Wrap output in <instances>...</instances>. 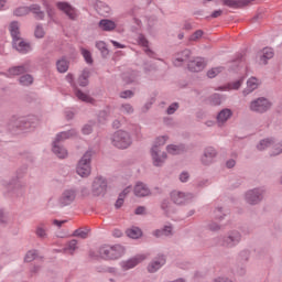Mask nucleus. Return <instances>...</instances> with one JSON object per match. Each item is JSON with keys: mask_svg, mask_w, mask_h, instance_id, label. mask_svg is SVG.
<instances>
[{"mask_svg": "<svg viewBox=\"0 0 282 282\" xmlns=\"http://www.w3.org/2000/svg\"><path fill=\"white\" fill-rule=\"evenodd\" d=\"M124 254L122 245L101 246L98 250V257L105 261H116Z\"/></svg>", "mask_w": 282, "mask_h": 282, "instance_id": "obj_1", "label": "nucleus"}, {"mask_svg": "<svg viewBox=\"0 0 282 282\" xmlns=\"http://www.w3.org/2000/svg\"><path fill=\"white\" fill-rule=\"evenodd\" d=\"M111 144L112 147H116V149H129L131 144H133V139L131 138V133L124 131V130H117L111 135Z\"/></svg>", "mask_w": 282, "mask_h": 282, "instance_id": "obj_2", "label": "nucleus"}, {"mask_svg": "<svg viewBox=\"0 0 282 282\" xmlns=\"http://www.w3.org/2000/svg\"><path fill=\"white\" fill-rule=\"evenodd\" d=\"M94 156V150H88L79 160L76 173L79 177H89L91 175V158Z\"/></svg>", "mask_w": 282, "mask_h": 282, "instance_id": "obj_3", "label": "nucleus"}, {"mask_svg": "<svg viewBox=\"0 0 282 282\" xmlns=\"http://www.w3.org/2000/svg\"><path fill=\"white\" fill-rule=\"evenodd\" d=\"M241 231L232 229L220 237L218 245L223 248H237V246L241 243Z\"/></svg>", "mask_w": 282, "mask_h": 282, "instance_id": "obj_4", "label": "nucleus"}, {"mask_svg": "<svg viewBox=\"0 0 282 282\" xmlns=\"http://www.w3.org/2000/svg\"><path fill=\"white\" fill-rule=\"evenodd\" d=\"M76 197H78V191L76 188H66L57 198V206L59 208H66V206H72V204L76 202Z\"/></svg>", "mask_w": 282, "mask_h": 282, "instance_id": "obj_5", "label": "nucleus"}, {"mask_svg": "<svg viewBox=\"0 0 282 282\" xmlns=\"http://www.w3.org/2000/svg\"><path fill=\"white\" fill-rule=\"evenodd\" d=\"M265 195V187H254L245 193V202L250 206H257L263 202Z\"/></svg>", "mask_w": 282, "mask_h": 282, "instance_id": "obj_6", "label": "nucleus"}, {"mask_svg": "<svg viewBox=\"0 0 282 282\" xmlns=\"http://www.w3.org/2000/svg\"><path fill=\"white\" fill-rule=\"evenodd\" d=\"M271 108L272 102L265 97H259L249 104L250 111L254 113H265V111H270Z\"/></svg>", "mask_w": 282, "mask_h": 282, "instance_id": "obj_7", "label": "nucleus"}, {"mask_svg": "<svg viewBox=\"0 0 282 282\" xmlns=\"http://www.w3.org/2000/svg\"><path fill=\"white\" fill-rule=\"evenodd\" d=\"M90 193L93 197H105L107 194V178L97 176L91 183Z\"/></svg>", "mask_w": 282, "mask_h": 282, "instance_id": "obj_8", "label": "nucleus"}, {"mask_svg": "<svg viewBox=\"0 0 282 282\" xmlns=\"http://www.w3.org/2000/svg\"><path fill=\"white\" fill-rule=\"evenodd\" d=\"M170 197L176 206H184L186 204H191V202L195 199V194L191 192L173 191L171 192Z\"/></svg>", "mask_w": 282, "mask_h": 282, "instance_id": "obj_9", "label": "nucleus"}, {"mask_svg": "<svg viewBox=\"0 0 282 282\" xmlns=\"http://www.w3.org/2000/svg\"><path fill=\"white\" fill-rule=\"evenodd\" d=\"M55 6L57 10H59L61 12H64V14H66V17L70 19V21H76L78 19L77 9L74 8L69 2L58 1L56 2Z\"/></svg>", "mask_w": 282, "mask_h": 282, "instance_id": "obj_10", "label": "nucleus"}, {"mask_svg": "<svg viewBox=\"0 0 282 282\" xmlns=\"http://www.w3.org/2000/svg\"><path fill=\"white\" fill-rule=\"evenodd\" d=\"M151 158L154 166H164V163L166 162L169 155L166 154V152L162 151V149L158 147H152Z\"/></svg>", "mask_w": 282, "mask_h": 282, "instance_id": "obj_11", "label": "nucleus"}, {"mask_svg": "<svg viewBox=\"0 0 282 282\" xmlns=\"http://www.w3.org/2000/svg\"><path fill=\"white\" fill-rule=\"evenodd\" d=\"M217 160V150L213 147H208L204 150L203 155L200 156V162L204 166H210V164H215Z\"/></svg>", "mask_w": 282, "mask_h": 282, "instance_id": "obj_12", "label": "nucleus"}, {"mask_svg": "<svg viewBox=\"0 0 282 282\" xmlns=\"http://www.w3.org/2000/svg\"><path fill=\"white\" fill-rule=\"evenodd\" d=\"M144 259H147V256L138 254L133 258L121 261L120 265H121L122 270H133V268H135V265H138V263H142V261H144Z\"/></svg>", "mask_w": 282, "mask_h": 282, "instance_id": "obj_13", "label": "nucleus"}, {"mask_svg": "<svg viewBox=\"0 0 282 282\" xmlns=\"http://www.w3.org/2000/svg\"><path fill=\"white\" fill-rule=\"evenodd\" d=\"M12 45L17 52L20 54H28V52L32 51V46H30V43L25 42L22 37H17L15 40H12Z\"/></svg>", "mask_w": 282, "mask_h": 282, "instance_id": "obj_14", "label": "nucleus"}, {"mask_svg": "<svg viewBox=\"0 0 282 282\" xmlns=\"http://www.w3.org/2000/svg\"><path fill=\"white\" fill-rule=\"evenodd\" d=\"M29 69L30 66L28 64L13 66L9 68L7 73H4V76H7V78H14V76H21V74H25V72H29Z\"/></svg>", "mask_w": 282, "mask_h": 282, "instance_id": "obj_15", "label": "nucleus"}, {"mask_svg": "<svg viewBox=\"0 0 282 282\" xmlns=\"http://www.w3.org/2000/svg\"><path fill=\"white\" fill-rule=\"evenodd\" d=\"M166 263V258L164 254H160L156 259L152 260L151 263L148 265V271L150 273H155L162 265Z\"/></svg>", "mask_w": 282, "mask_h": 282, "instance_id": "obj_16", "label": "nucleus"}, {"mask_svg": "<svg viewBox=\"0 0 282 282\" xmlns=\"http://www.w3.org/2000/svg\"><path fill=\"white\" fill-rule=\"evenodd\" d=\"M258 58L260 65H268V61H270V58H274V50L264 47L258 53Z\"/></svg>", "mask_w": 282, "mask_h": 282, "instance_id": "obj_17", "label": "nucleus"}, {"mask_svg": "<svg viewBox=\"0 0 282 282\" xmlns=\"http://www.w3.org/2000/svg\"><path fill=\"white\" fill-rule=\"evenodd\" d=\"M232 118V110L229 108H225L220 110L217 115V124L218 127H224V124L227 123L228 120Z\"/></svg>", "mask_w": 282, "mask_h": 282, "instance_id": "obj_18", "label": "nucleus"}, {"mask_svg": "<svg viewBox=\"0 0 282 282\" xmlns=\"http://www.w3.org/2000/svg\"><path fill=\"white\" fill-rule=\"evenodd\" d=\"M191 50L185 48L181 53H177L176 57L174 58L173 63L175 67H182V64L187 63L191 58Z\"/></svg>", "mask_w": 282, "mask_h": 282, "instance_id": "obj_19", "label": "nucleus"}, {"mask_svg": "<svg viewBox=\"0 0 282 282\" xmlns=\"http://www.w3.org/2000/svg\"><path fill=\"white\" fill-rule=\"evenodd\" d=\"M187 67L189 72H203L204 67H206V61L202 57H196L188 62Z\"/></svg>", "mask_w": 282, "mask_h": 282, "instance_id": "obj_20", "label": "nucleus"}, {"mask_svg": "<svg viewBox=\"0 0 282 282\" xmlns=\"http://www.w3.org/2000/svg\"><path fill=\"white\" fill-rule=\"evenodd\" d=\"M224 6L227 8H234L235 10H239V8H246V6H250L251 1L254 0H221Z\"/></svg>", "mask_w": 282, "mask_h": 282, "instance_id": "obj_21", "label": "nucleus"}, {"mask_svg": "<svg viewBox=\"0 0 282 282\" xmlns=\"http://www.w3.org/2000/svg\"><path fill=\"white\" fill-rule=\"evenodd\" d=\"M153 237H156V239H160L162 237H173V225L169 224L165 225L161 229H155L152 231Z\"/></svg>", "mask_w": 282, "mask_h": 282, "instance_id": "obj_22", "label": "nucleus"}, {"mask_svg": "<svg viewBox=\"0 0 282 282\" xmlns=\"http://www.w3.org/2000/svg\"><path fill=\"white\" fill-rule=\"evenodd\" d=\"M11 127H15L20 131H28L30 129V121H28L26 117H19L11 121Z\"/></svg>", "mask_w": 282, "mask_h": 282, "instance_id": "obj_23", "label": "nucleus"}, {"mask_svg": "<svg viewBox=\"0 0 282 282\" xmlns=\"http://www.w3.org/2000/svg\"><path fill=\"white\" fill-rule=\"evenodd\" d=\"M134 195L137 197H147V196L151 195V189L149 188L148 184L138 182L134 186Z\"/></svg>", "mask_w": 282, "mask_h": 282, "instance_id": "obj_24", "label": "nucleus"}, {"mask_svg": "<svg viewBox=\"0 0 282 282\" xmlns=\"http://www.w3.org/2000/svg\"><path fill=\"white\" fill-rule=\"evenodd\" d=\"M76 135H78V131H76V129L63 131L56 134L55 142H65V140H72V138H76Z\"/></svg>", "mask_w": 282, "mask_h": 282, "instance_id": "obj_25", "label": "nucleus"}, {"mask_svg": "<svg viewBox=\"0 0 282 282\" xmlns=\"http://www.w3.org/2000/svg\"><path fill=\"white\" fill-rule=\"evenodd\" d=\"M52 151H53L54 155L59 158V160H65V158H67V155H68L67 149H65L63 145H61V143L58 141H53Z\"/></svg>", "mask_w": 282, "mask_h": 282, "instance_id": "obj_26", "label": "nucleus"}, {"mask_svg": "<svg viewBox=\"0 0 282 282\" xmlns=\"http://www.w3.org/2000/svg\"><path fill=\"white\" fill-rule=\"evenodd\" d=\"M259 85H261V82H259L257 77H250L247 80V88L242 91L243 96H248V94H252L254 89L259 88Z\"/></svg>", "mask_w": 282, "mask_h": 282, "instance_id": "obj_27", "label": "nucleus"}, {"mask_svg": "<svg viewBox=\"0 0 282 282\" xmlns=\"http://www.w3.org/2000/svg\"><path fill=\"white\" fill-rule=\"evenodd\" d=\"M35 236L37 239H41L42 241H45V239H50V234L47 232V226L45 224L41 223L35 227Z\"/></svg>", "mask_w": 282, "mask_h": 282, "instance_id": "obj_28", "label": "nucleus"}, {"mask_svg": "<svg viewBox=\"0 0 282 282\" xmlns=\"http://www.w3.org/2000/svg\"><path fill=\"white\" fill-rule=\"evenodd\" d=\"M9 32L11 34L12 41L15 39H21V24L19 21H12L9 25Z\"/></svg>", "mask_w": 282, "mask_h": 282, "instance_id": "obj_29", "label": "nucleus"}, {"mask_svg": "<svg viewBox=\"0 0 282 282\" xmlns=\"http://www.w3.org/2000/svg\"><path fill=\"white\" fill-rule=\"evenodd\" d=\"M76 250H78V240L72 239L66 242L65 247L63 248L64 254L74 256Z\"/></svg>", "mask_w": 282, "mask_h": 282, "instance_id": "obj_30", "label": "nucleus"}, {"mask_svg": "<svg viewBox=\"0 0 282 282\" xmlns=\"http://www.w3.org/2000/svg\"><path fill=\"white\" fill-rule=\"evenodd\" d=\"M1 186L4 191H7V193H12V191H14L15 188H19L20 184H19V178H13L11 181H2L1 182Z\"/></svg>", "mask_w": 282, "mask_h": 282, "instance_id": "obj_31", "label": "nucleus"}, {"mask_svg": "<svg viewBox=\"0 0 282 282\" xmlns=\"http://www.w3.org/2000/svg\"><path fill=\"white\" fill-rule=\"evenodd\" d=\"M99 28L104 32H112V30H116V21L109 19L100 20Z\"/></svg>", "mask_w": 282, "mask_h": 282, "instance_id": "obj_32", "label": "nucleus"}, {"mask_svg": "<svg viewBox=\"0 0 282 282\" xmlns=\"http://www.w3.org/2000/svg\"><path fill=\"white\" fill-rule=\"evenodd\" d=\"M30 12H32V14H34V18L39 21H43V19H45V12L41 10V6L39 4H31L29 7V13Z\"/></svg>", "mask_w": 282, "mask_h": 282, "instance_id": "obj_33", "label": "nucleus"}, {"mask_svg": "<svg viewBox=\"0 0 282 282\" xmlns=\"http://www.w3.org/2000/svg\"><path fill=\"white\" fill-rule=\"evenodd\" d=\"M89 76H91V72H89V68H85L78 77L79 87H87L89 85Z\"/></svg>", "mask_w": 282, "mask_h": 282, "instance_id": "obj_34", "label": "nucleus"}, {"mask_svg": "<svg viewBox=\"0 0 282 282\" xmlns=\"http://www.w3.org/2000/svg\"><path fill=\"white\" fill-rule=\"evenodd\" d=\"M138 44L141 45V47H145L144 52L148 56H153V51L149 48V40L143 34L138 35Z\"/></svg>", "mask_w": 282, "mask_h": 282, "instance_id": "obj_35", "label": "nucleus"}, {"mask_svg": "<svg viewBox=\"0 0 282 282\" xmlns=\"http://www.w3.org/2000/svg\"><path fill=\"white\" fill-rule=\"evenodd\" d=\"M126 235L130 239H140V237H142V229L139 227H131L126 230Z\"/></svg>", "mask_w": 282, "mask_h": 282, "instance_id": "obj_36", "label": "nucleus"}, {"mask_svg": "<svg viewBox=\"0 0 282 282\" xmlns=\"http://www.w3.org/2000/svg\"><path fill=\"white\" fill-rule=\"evenodd\" d=\"M137 78H138V72L135 70L122 74V80L123 83H126V85H131V83H135Z\"/></svg>", "mask_w": 282, "mask_h": 282, "instance_id": "obj_37", "label": "nucleus"}, {"mask_svg": "<svg viewBox=\"0 0 282 282\" xmlns=\"http://www.w3.org/2000/svg\"><path fill=\"white\" fill-rule=\"evenodd\" d=\"M56 67L59 74H65L69 69V62L65 57H62L56 62Z\"/></svg>", "mask_w": 282, "mask_h": 282, "instance_id": "obj_38", "label": "nucleus"}, {"mask_svg": "<svg viewBox=\"0 0 282 282\" xmlns=\"http://www.w3.org/2000/svg\"><path fill=\"white\" fill-rule=\"evenodd\" d=\"M273 144H274V139L267 138V139L261 140L257 144V149H258V151H265V149H270V147H272Z\"/></svg>", "mask_w": 282, "mask_h": 282, "instance_id": "obj_39", "label": "nucleus"}, {"mask_svg": "<svg viewBox=\"0 0 282 282\" xmlns=\"http://www.w3.org/2000/svg\"><path fill=\"white\" fill-rule=\"evenodd\" d=\"M75 96L78 98V100H82V102H94V98H91L89 95L83 93L80 89L75 88Z\"/></svg>", "mask_w": 282, "mask_h": 282, "instance_id": "obj_40", "label": "nucleus"}, {"mask_svg": "<svg viewBox=\"0 0 282 282\" xmlns=\"http://www.w3.org/2000/svg\"><path fill=\"white\" fill-rule=\"evenodd\" d=\"M30 14V7L21 6L13 10V17H28Z\"/></svg>", "mask_w": 282, "mask_h": 282, "instance_id": "obj_41", "label": "nucleus"}, {"mask_svg": "<svg viewBox=\"0 0 282 282\" xmlns=\"http://www.w3.org/2000/svg\"><path fill=\"white\" fill-rule=\"evenodd\" d=\"M166 151L170 155H180L184 151V145L170 144L166 147Z\"/></svg>", "mask_w": 282, "mask_h": 282, "instance_id": "obj_42", "label": "nucleus"}, {"mask_svg": "<svg viewBox=\"0 0 282 282\" xmlns=\"http://www.w3.org/2000/svg\"><path fill=\"white\" fill-rule=\"evenodd\" d=\"M89 228H78L73 232V237H79V239H87L89 237Z\"/></svg>", "mask_w": 282, "mask_h": 282, "instance_id": "obj_43", "label": "nucleus"}, {"mask_svg": "<svg viewBox=\"0 0 282 282\" xmlns=\"http://www.w3.org/2000/svg\"><path fill=\"white\" fill-rule=\"evenodd\" d=\"M238 261H240V263H248V261H250V250H241L238 254Z\"/></svg>", "mask_w": 282, "mask_h": 282, "instance_id": "obj_44", "label": "nucleus"}, {"mask_svg": "<svg viewBox=\"0 0 282 282\" xmlns=\"http://www.w3.org/2000/svg\"><path fill=\"white\" fill-rule=\"evenodd\" d=\"M43 6L46 10L48 19H51V21H54V17L56 14V11L54 10V8L51 7V4H50V2H47V0H43Z\"/></svg>", "mask_w": 282, "mask_h": 282, "instance_id": "obj_45", "label": "nucleus"}, {"mask_svg": "<svg viewBox=\"0 0 282 282\" xmlns=\"http://www.w3.org/2000/svg\"><path fill=\"white\" fill-rule=\"evenodd\" d=\"M161 208L164 210L165 215H171L173 213V205L171 204V200L163 199L161 203Z\"/></svg>", "mask_w": 282, "mask_h": 282, "instance_id": "obj_46", "label": "nucleus"}, {"mask_svg": "<svg viewBox=\"0 0 282 282\" xmlns=\"http://www.w3.org/2000/svg\"><path fill=\"white\" fill-rule=\"evenodd\" d=\"M36 257H39V251L35 249L29 250L24 257V261L25 263H32V261H34V259H36Z\"/></svg>", "mask_w": 282, "mask_h": 282, "instance_id": "obj_47", "label": "nucleus"}, {"mask_svg": "<svg viewBox=\"0 0 282 282\" xmlns=\"http://www.w3.org/2000/svg\"><path fill=\"white\" fill-rule=\"evenodd\" d=\"M19 83L23 87H28L32 85V83H34V77H32L31 75H23L20 77Z\"/></svg>", "mask_w": 282, "mask_h": 282, "instance_id": "obj_48", "label": "nucleus"}, {"mask_svg": "<svg viewBox=\"0 0 282 282\" xmlns=\"http://www.w3.org/2000/svg\"><path fill=\"white\" fill-rule=\"evenodd\" d=\"M82 52V56L84 57V61H86V63L88 65H93L94 64V57H91V52H89V50L87 48H80Z\"/></svg>", "mask_w": 282, "mask_h": 282, "instance_id": "obj_49", "label": "nucleus"}, {"mask_svg": "<svg viewBox=\"0 0 282 282\" xmlns=\"http://www.w3.org/2000/svg\"><path fill=\"white\" fill-rule=\"evenodd\" d=\"M169 141V135H161L155 139L154 144L152 147H156V149H162Z\"/></svg>", "mask_w": 282, "mask_h": 282, "instance_id": "obj_50", "label": "nucleus"}, {"mask_svg": "<svg viewBox=\"0 0 282 282\" xmlns=\"http://www.w3.org/2000/svg\"><path fill=\"white\" fill-rule=\"evenodd\" d=\"M221 72H224V67L223 66L210 68L207 72V77L208 78H215L216 76H219V74H221Z\"/></svg>", "mask_w": 282, "mask_h": 282, "instance_id": "obj_51", "label": "nucleus"}, {"mask_svg": "<svg viewBox=\"0 0 282 282\" xmlns=\"http://www.w3.org/2000/svg\"><path fill=\"white\" fill-rule=\"evenodd\" d=\"M98 7H99L98 12H99V14H102V17L111 13V7L110 6H108L104 2H99Z\"/></svg>", "mask_w": 282, "mask_h": 282, "instance_id": "obj_52", "label": "nucleus"}, {"mask_svg": "<svg viewBox=\"0 0 282 282\" xmlns=\"http://www.w3.org/2000/svg\"><path fill=\"white\" fill-rule=\"evenodd\" d=\"M272 147V152L271 155H281L282 153V140L276 143V141H273Z\"/></svg>", "mask_w": 282, "mask_h": 282, "instance_id": "obj_53", "label": "nucleus"}, {"mask_svg": "<svg viewBox=\"0 0 282 282\" xmlns=\"http://www.w3.org/2000/svg\"><path fill=\"white\" fill-rule=\"evenodd\" d=\"M34 36L35 39H43L45 36V29L43 28V24H36Z\"/></svg>", "mask_w": 282, "mask_h": 282, "instance_id": "obj_54", "label": "nucleus"}, {"mask_svg": "<svg viewBox=\"0 0 282 282\" xmlns=\"http://www.w3.org/2000/svg\"><path fill=\"white\" fill-rule=\"evenodd\" d=\"M120 111L126 116H131V113H133V106H131V104H122L120 106Z\"/></svg>", "mask_w": 282, "mask_h": 282, "instance_id": "obj_55", "label": "nucleus"}, {"mask_svg": "<svg viewBox=\"0 0 282 282\" xmlns=\"http://www.w3.org/2000/svg\"><path fill=\"white\" fill-rule=\"evenodd\" d=\"M97 50L102 54V56H107L109 54V50H107V44L102 41L96 43Z\"/></svg>", "mask_w": 282, "mask_h": 282, "instance_id": "obj_56", "label": "nucleus"}, {"mask_svg": "<svg viewBox=\"0 0 282 282\" xmlns=\"http://www.w3.org/2000/svg\"><path fill=\"white\" fill-rule=\"evenodd\" d=\"M226 217V214H224V209L221 207H217L215 210H214V218L217 220V221H223V219Z\"/></svg>", "mask_w": 282, "mask_h": 282, "instance_id": "obj_57", "label": "nucleus"}, {"mask_svg": "<svg viewBox=\"0 0 282 282\" xmlns=\"http://www.w3.org/2000/svg\"><path fill=\"white\" fill-rule=\"evenodd\" d=\"M111 113V110L107 108L106 110H102L99 112V122H107L109 120V115Z\"/></svg>", "mask_w": 282, "mask_h": 282, "instance_id": "obj_58", "label": "nucleus"}, {"mask_svg": "<svg viewBox=\"0 0 282 282\" xmlns=\"http://www.w3.org/2000/svg\"><path fill=\"white\" fill-rule=\"evenodd\" d=\"M96 123L90 121L88 123H86L83 129H82V132L84 133V135H89L93 131H94V126Z\"/></svg>", "mask_w": 282, "mask_h": 282, "instance_id": "obj_59", "label": "nucleus"}, {"mask_svg": "<svg viewBox=\"0 0 282 282\" xmlns=\"http://www.w3.org/2000/svg\"><path fill=\"white\" fill-rule=\"evenodd\" d=\"M202 36H204V31L197 30L192 35H189L188 41L196 42V41H199V39H202Z\"/></svg>", "mask_w": 282, "mask_h": 282, "instance_id": "obj_60", "label": "nucleus"}, {"mask_svg": "<svg viewBox=\"0 0 282 282\" xmlns=\"http://www.w3.org/2000/svg\"><path fill=\"white\" fill-rule=\"evenodd\" d=\"M210 105H214V107H218V105H221V95L214 94L210 97Z\"/></svg>", "mask_w": 282, "mask_h": 282, "instance_id": "obj_61", "label": "nucleus"}, {"mask_svg": "<svg viewBox=\"0 0 282 282\" xmlns=\"http://www.w3.org/2000/svg\"><path fill=\"white\" fill-rule=\"evenodd\" d=\"M241 85H243V78L238 79L236 82H232L231 84L228 85V89H239L241 87Z\"/></svg>", "mask_w": 282, "mask_h": 282, "instance_id": "obj_62", "label": "nucleus"}, {"mask_svg": "<svg viewBox=\"0 0 282 282\" xmlns=\"http://www.w3.org/2000/svg\"><path fill=\"white\" fill-rule=\"evenodd\" d=\"M66 82L70 85V87H73V89H77L76 80L74 79V74L68 73L66 75Z\"/></svg>", "mask_w": 282, "mask_h": 282, "instance_id": "obj_63", "label": "nucleus"}, {"mask_svg": "<svg viewBox=\"0 0 282 282\" xmlns=\"http://www.w3.org/2000/svg\"><path fill=\"white\" fill-rule=\"evenodd\" d=\"M213 282H234V281H232V279H230L226 275H221V276L214 279Z\"/></svg>", "mask_w": 282, "mask_h": 282, "instance_id": "obj_64", "label": "nucleus"}]
</instances>
